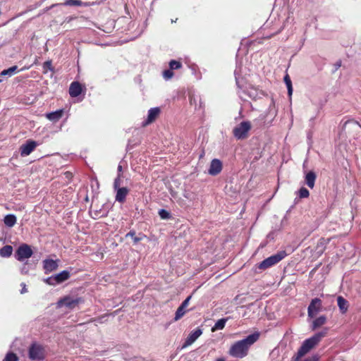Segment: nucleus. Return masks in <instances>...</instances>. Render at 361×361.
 <instances>
[{
    "label": "nucleus",
    "mask_w": 361,
    "mask_h": 361,
    "mask_svg": "<svg viewBox=\"0 0 361 361\" xmlns=\"http://www.w3.org/2000/svg\"><path fill=\"white\" fill-rule=\"evenodd\" d=\"M304 356H298V354H295L292 357V361H319V357L317 355L309 356L302 359Z\"/></svg>",
    "instance_id": "obj_23"
},
{
    "label": "nucleus",
    "mask_w": 361,
    "mask_h": 361,
    "mask_svg": "<svg viewBox=\"0 0 361 361\" xmlns=\"http://www.w3.org/2000/svg\"><path fill=\"white\" fill-rule=\"evenodd\" d=\"M298 195L300 198H307L309 197L310 192L307 188L302 187L298 190Z\"/></svg>",
    "instance_id": "obj_34"
},
{
    "label": "nucleus",
    "mask_w": 361,
    "mask_h": 361,
    "mask_svg": "<svg viewBox=\"0 0 361 361\" xmlns=\"http://www.w3.org/2000/svg\"><path fill=\"white\" fill-rule=\"evenodd\" d=\"M190 69L192 72V74L195 76V78L197 80H200L202 79V73L201 71H200V68L199 67L195 65V64H192L190 66Z\"/></svg>",
    "instance_id": "obj_26"
},
{
    "label": "nucleus",
    "mask_w": 361,
    "mask_h": 361,
    "mask_svg": "<svg viewBox=\"0 0 361 361\" xmlns=\"http://www.w3.org/2000/svg\"><path fill=\"white\" fill-rule=\"evenodd\" d=\"M160 109L159 107L151 108L147 113V119L142 123L143 126H146L154 122L160 114Z\"/></svg>",
    "instance_id": "obj_10"
},
{
    "label": "nucleus",
    "mask_w": 361,
    "mask_h": 361,
    "mask_svg": "<svg viewBox=\"0 0 361 361\" xmlns=\"http://www.w3.org/2000/svg\"><path fill=\"white\" fill-rule=\"evenodd\" d=\"M19 358L16 354L13 352H8L6 353L3 361H18Z\"/></svg>",
    "instance_id": "obj_32"
},
{
    "label": "nucleus",
    "mask_w": 361,
    "mask_h": 361,
    "mask_svg": "<svg viewBox=\"0 0 361 361\" xmlns=\"http://www.w3.org/2000/svg\"><path fill=\"white\" fill-rule=\"evenodd\" d=\"M159 215L162 219H168L171 216L170 213L164 209H161L159 211Z\"/></svg>",
    "instance_id": "obj_36"
},
{
    "label": "nucleus",
    "mask_w": 361,
    "mask_h": 361,
    "mask_svg": "<svg viewBox=\"0 0 361 361\" xmlns=\"http://www.w3.org/2000/svg\"><path fill=\"white\" fill-rule=\"evenodd\" d=\"M316 174L313 171H309L306 175H305V183L306 185L310 188H313L314 186V183H315V180H316Z\"/></svg>",
    "instance_id": "obj_19"
},
{
    "label": "nucleus",
    "mask_w": 361,
    "mask_h": 361,
    "mask_svg": "<svg viewBox=\"0 0 361 361\" xmlns=\"http://www.w3.org/2000/svg\"><path fill=\"white\" fill-rule=\"evenodd\" d=\"M186 312H187L186 309L184 307L180 305L178 307V308L177 309L176 314H175V317H174L175 321H178L180 318H182Z\"/></svg>",
    "instance_id": "obj_29"
},
{
    "label": "nucleus",
    "mask_w": 361,
    "mask_h": 361,
    "mask_svg": "<svg viewBox=\"0 0 361 361\" xmlns=\"http://www.w3.org/2000/svg\"><path fill=\"white\" fill-rule=\"evenodd\" d=\"M29 271H30V269H29L28 262H25V263H23V264L22 265V267L20 268V273L22 274H27Z\"/></svg>",
    "instance_id": "obj_38"
},
{
    "label": "nucleus",
    "mask_w": 361,
    "mask_h": 361,
    "mask_svg": "<svg viewBox=\"0 0 361 361\" xmlns=\"http://www.w3.org/2000/svg\"><path fill=\"white\" fill-rule=\"evenodd\" d=\"M58 267V260L46 259L43 261V269H44V273L47 274L55 271Z\"/></svg>",
    "instance_id": "obj_12"
},
{
    "label": "nucleus",
    "mask_w": 361,
    "mask_h": 361,
    "mask_svg": "<svg viewBox=\"0 0 361 361\" xmlns=\"http://www.w3.org/2000/svg\"><path fill=\"white\" fill-rule=\"evenodd\" d=\"M54 276L57 283L59 284L69 279L70 273L66 270H63Z\"/></svg>",
    "instance_id": "obj_22"
},
{
    "label": "nucleus",
    "mask_w": 361,
    "mask_h": 361,
    "mask_svg": "<svg viewBox=\"0 0 361 361\" xmlns=\"http://www.w3.org/2000/svg\"><path fill=\"white\" fill-rule=\"evenodd\" d=\"M326 322V317L324 315L319 317L318 318H316L311 324V329L312 331L316 330L317 329L319 328L322 325H324Z\"/></svg>",
    "instance_id": "obj_18"
},
{
    "label": "nucleus",
    "mask_w": 361,
    "mask_h": 361,
    "mask_svg": "<svg viewBox=\"0 0 361 361\" xmlns=\"http://www.w3.org/2000/svg\"><path fill=\"white\" fill-rule=\"evenodd\" d=\"M94 219H97L99 217V212L97 211L94 212V216H92Z\"/></svg>",
    "instance_id": "obj_43"
},
{
    "label": "nucleus",
    "mask_w": 361,
    "mask_h": 361,
    "mask_svg": "<svg viewBox=\"0 0 361 361\" xmlns=\"http://www.w3.org/2000/svg\"><path fill=\"white\" fill-rule=\"evenodd\" d=\"M65 6H88V3L82 2L80 0H66L64 2Z\"/></svg>",
    "instance_id": "obj_25"
},
{
    "label": "nucleus",
    "mask_w": 361,
    "mask_h": 361,
    "mask_svg": "<svg viewBox=\"0 0 361 361\" xmlns=\"http://www.w3.org/2000/svg\"><path fill=\"white\" fill-rule=\"evenodd\" d=\"M43 68L44 69L52 70L51 61H45L43 64Z\"/></svg>",
    "instance_id": "obj_41"
},
{
    "label": "nucleus",
    "mask_w": 361,
    "mask_h": 361,
    "mask_svg": "<svg viewBox=\"0 0 361 361\" xmlns=\"http://www.w3.org/2000/svg\"><path fill=\"white\" fill-rule=\"evenodd\" d=\"M33 255L30 245L22 243L19 245L15 252V258L19 262H24Z\"/></svg>",
    "instance_id": "obj_6"
},
{
    "label": "nucleus",
    "mask_w": 361,
    "mask_h": 361,
    "mask_svg": "<svg viewBox=\"0 0 361 361\" xmlns=\"http://www.w3.org/2000/svg\"><path fill=\"white\" fill-rule=\"evenodd\" d=\"M13 252V247L11 245H5L0 249V255L2 257H9Z\"/></svg>",
    "instance_id": "obj_24"
},
{
    "label": "nucleus",
    "mask_w": 361,
    "mask_h": 361,
    "mask_svg": "<svg viewBox=\"0 0 361 361\" xmlns=\"http://www.w3.org/2000/svg\"><path fill=\"white\" fill-rule=\"evenodd\" d=\"M251 129V123L250 121H243L233 129V135L238 140H243L247 137L248 132Z\"/></svg>",
    "instance_id": "obj_7"
},
{
    "label": "nucleus",
    "mask_w": 361,
    "mask_h": 361,
    "mask_svg": "<svg viewBox=\"0 0 361 361\" xmlns=\"http://www.w3.org/2000/svg\"><path fill=\"white\" fill-rule=\"evenodd\" d=\"M118 174H121V172L122 171V166L121 165H118Z\"/></svg>",
    "instance_id": "obj_44"
},
{
    "label": "nucleus",
    "mask_w": 361,
    "mask_h": 361,
    "mask_svg": "<svg viewBox=\"0 0 361 361\" xmlns=\"http://www.w3.org/2000/svg\"><path fill=\"white\" fill-rule=\"evenodd\" d=\"M120 185H121V174H118V176L116 177V178H115L114 182V190L121 188Z\"/></svg>",
    "instance_id": "obj_39"
},
{
    "label": "nucleus",
    "mask_w": 361,
    "mask_h": 361,
    "mask_svg": "<svg viewBox=\"0 0 361 361\" xmlns=\"http://www.w3.org/2000/svg\"><path fill=\"white\" fill-rule=\"evenodd\" d=\"M17 70H18V66H13L12 67H10L8 69H5L3 71H1V75H2V76H4V75L11 76V75H13V74H15L16 73Z\"/></svg>",
    "instance_id": "obj_31"
},
{
    "label": "nucleus",
    "mask_w": 361,
    "mask_h": 361,
    "mask_svg": "<svg viewBox=\"0 0 361 361\" xmlns=\"http://www.w3.org/2000/svg\"><path fill=\"white\" fill-rule=\"evenodd\" d=\"M44 281L46 283H47L49 285H51V286H56V285L58 284L57 282H56V280L55 279V276L54 275L51 276H49V277H48L47 279H44Z\"/></svg>",
    "instance_id": "obj_37"
},
{
    "label": "nucleus",
    "mask_w": 361,
    "mask_h": 361,
    "mask_svg": "<svg viewBox=\"0 0 361 361\" xmlns=\"http://www.w3.org/2000/svg\"><path fill=\"white\" fill-rule=\"evenodd\" d=\"M286 256V251H279L276 254L267 257V259H264L262 262L257 264L256 269H259L260 270H265L279 263L281 260L285 258Z\"/></svg>",
    "instance_id": "obj_3"
},
{
    "label": "nucleus",
    "mask_w": 361,
    "mask_h": 361,
    "mask_svg": "<svg viewBox=\"0 0 361 361\" xmlns=\"http://www.w3.org/2000/svg\"><path fill=\"white\" fill-rule=\"evenodd\" d=\"M284 82L287 87V89H288V95L290 97L293 94V86H292V82H291V80L289 77V75L288 74H286L285 76H284Z\"/></svg>",
    "instance_id": "obj_28"
},
{
    "label": "nucleus",
    "mask_w": 361,
    "mask_h": 361,
    "mask_svg": "<svg viewBox=\"0 0 361 361\" xmlns=\"http://www.w3.org/2000/svg\"><path fill=\"white\" fill-rule=\"evenodd\" d=\"M259 338V334L257 332L250 334L246 338L235 342L233 344L229 350V353L231 356L236 358H243L245 357L249 348L253 345Z\"/></svg>",
    "instance_id": "obj_1"
},
{
    "label": "nucleus",
    "mask_w": 361,
    "mask_h": 361,
    "mask_svg": "<svg viewBox=\"0 0 361 361\" xmlns=\"http://www.w3.org/2000/svg\"><path fill=\"white\" fill-rule=\"evenodd\" d=\"M322 308V300L319 298H314L312 300L308 306L307 314L310 318H313Z\"/></svg>",
    "instance_id": "obj_9"
},
{
    "label": "nucleus",
    "mask_w": 361,
    "mask_h": 361,
    "mask_svg": "<svg viewBox=\"0 0 361 361\" xmlns=\"http://www.w3.org/2000/svg\"><path fill=\"white\" fill-rule=\"evenodd\" d=\"M336 66H338V67L341 66V63H339L336 64Z\"/></svg>",
    "instance_id": "obj_47"
},
{
    "label": "nucleus",
    "mask_w": 361,
    "mask_h": 361,
    "mask_svg": "<svg viewBox=\"0 0 361 361\" xmlns=\"http://www.w3.org/2000/svg\"><path fill=\"white\" fill-rule=\"evenodd\" d=\"M336 66H338V67L341 66V63H339L336 64Z\"/></svg>",
    "instance_id": "obj_46"
},
{
    "label": "nucleus",
    "mask_w": 361,
    "mask_h": 361,
    "mask_svg": "<svg viewBox=\"0 0 361 361\" xmlns=\"http://www.w3.org/2000/svg\"><path fill=\"white\" fill-rule=\"evenodd\" d=\"M221 169V162L219 159H214L211 162L209 173L212 176L217 175L219 173H220Z\"/></svg>",
    "instance_id": "obj_13"
},
{
    "label": "nucleus",
    "mask_w": 361,
    "mask_h": 361,
    "mask_svg": "<svg viewBox=\"0 0 361 361\" xmlns=\"http://www.w3.org/2000/svg\"><path fill=\"white\" fill-rule=\"evenodd\" d=\"M192 295L188 296L184 301L181 303V306L184 307L185 309L188 306L190 300H191Z\"/></svg>",
    "instance_id": "obj_40"
},
{
    "label": "nucleus",
    "mask_w": 361,
    "mask_h": 361,
    "mask_svg": "<svg viewBox=\"0 0 361 361\" xmlns=\"http://www.w3.org/2000/svg\"><path fill=\"white\" fill-rule=\"evenodd\" d=\"M82 302V300L81 298L68 295L58 301L57 307L59 308L66 307L68 310H73L78 307Z\"/></svg>",
    "instance_id": "obj_5"
},
{
    "label": "nucleus",
    "mask_w": 361,
    "mask_h": 361,
    "mask_svg": "<svg viewBox=\"0 0 361 361\" xmlns=\"http://www.w3.org/2000/svg\"><path fill=\"white\" fill-rule=\"evenodd\" d=\"M82 92V87L80 82H73L69 87V94L71 97H77Z\"/></svg>",
    "instance_id": "obj_14"
},
{
    "label": "nucleus",
    "mask_w": 361,
    "mask_h": 361,
    "mask_svg": "<svg viewBox=\"0 0 361 361\" xmlns=\"http://www.w3.org/2000/svg\"><path fill=\"white\" fill-rule=\"evenodd\" d=\"M216 361H225L224 358H219Z\"/></svg>",
    "instance_id": "obj_45"
},
{
    "label": "nucleus",
    "mask_w": 361,
    "mask_h": 361,
    "mask_svg": "<svg viewBox=\"0 0 361 361\" xmlns=\"http://www.w3.org/2000/svg\"><path fill=\"white\" fill-rule=\"evenodd\" d=\"M189 102L191 106H194L195 109H200L202 108V99L199 95L195 94V92H189Z\"/></svg>",
    "instance_id": "obj_15"
},
{
    "label": "nucleus",
    "mask_w": 361,
    "mask_h": 361,
    "mask_svg": "<svg viewBox=\"0 0 361 361\" xmlns=\"http://www.w3.org/2000/svg\"><path fill=\"white\" fill-rule=\"evenodd\" d=\"M169 68L172 71L178 70L182 68L183 65L180 61L176 60H171L169 63Z\"/></svg>",
    "instance_id": "obj_30"
},
{
    "label": "nucleus",
    "mask_w": 361,
    "mask_h": 361,
    "mask_svg": "<svg viewBox=\"0 0 361 361\" xmlns=\"http://www.w3.org/2000/svg\"><path fill=\"white\" fill-rule=\"evenodd\" d=\"M37 145V142L34 140H27L25 143L23 144L20 147V155L22 157H27L30 155Z\"/></svg>",
    "instance_id": "obj_8"
},
{
    "label": "nucleus",
    "mask_w": 361,
    "mask_h": 361,
    "mask_svg": "<svg viewBox=\"0 0 361 361\" xmlns=\"http://www.w3.org/2000/svg\"><path fill=\"white\" fill-rule=\"evenodd\" d=\"M115 190L116 191V200L121 203L123 202L126 200V197L128 193V188L122 187Z\"/></svg>",
    "instance_id": "obj_16"
},
{
    "label": "nucleus",
    "mask_w": 361,
    "mask_h": 361,
    "mask_svg": "<svg viewBox=\"0 0 361 361\" xmlns=\"http://www.w3.org/2000/svg\"><path fill=\"white\" fill-rule=\"evenodd\" d=\"M226 325V318H221L219 319L212 328V331L223 329Z\"/></svg>",
    "instance_id": "obj_27"
},
{
    "label": "nucleus",
    "mask_w": 361,
    "mask_h": 361,
    "mask_svg": "<svg viewBox=\"0 0 361 361\" xmlns=\"http://www.w3.org/2000/svg\"><path fill=\"white\" fill-rule=\"evenodd\" d=\"M327 331L328 329L325 328L324 330L314 334L310 338L305 339L295 354H298V356H305L307 355L319 343L324 336H326Z\"/></svg>",
    "instance_id": "obj_2"
},
{
    "label": "nucleus",
    "mask_w": 361,
    "mask_h": 361,
    "mask_svg": "<svg viewBox=\"0 0 361 361\" xmlns=\"http://www.w3.org/2000/svg\"><path fill=\"white\" fill-rule=\"evenodd\" d=\"M202 334L201 329L197 328L195 331H192L187 337L183 348H186L192 345Z\"/></svg>",
    "instance_id": "obj_11"
},
{
    "label": "nucleus",
    "mask_w": 361,
    "mask_h": 361,
    "mask_svg": "<svg viewBox=\"0 0 361 361\" xmlns=\"http://www.w3.org/2000/svg\"><path fill=\"white\" fill-rule=\"evenodd\" d=\"M27 291V288H26V287H25V284H23V288H22V290H21L20 293H21L22 294H23V293H26Z\"/></svg>",
    "instance_id": "obj_42"
},
{
    "label": "nucleus",
    "mask_w": 361,
    "mask_h": 361,
    "mask_svg": "<svg viewBox=\"0 0 361 361\" xmlns=\"http://www.w3.org/2000/svg\"><path fill=\"white\" fill-rule=\"evenodd\" d=\"M337 303L341 312L342 314L345 313L348 308V302L343 297L338 296L337 298Z\"/></svg>",
    "instance_id": "obj_20"
},
{
    "label": "nucleus",
    "mask_w": 361,
    "mask_h": 361,
    "mask_svg": "<svg viewBox=\"0 0 361 361\" xmlns=\"http://www.w3.org/2000/svg\"><path fill=\"white\" fill-rule=\"evenodd\" d=\"M16 216L12 214L6 215L4 219V224L9 228L13 227L16 224Z\"/></svg>",
    "instance_id": "obj_21"
},
{
    "label": "nucleus",
    "mask_w": 361,
    "mask_h": 361,
    "mask_svg": "<svg viewBox=\"0 0 361 361\" xmlns=\"http://www.w3.org/2000/svg\"><path fill=\"white\" fill-rule=\"evenodd\" d=\"M173 75H174V73H173V71L171 70L170 68L164 71L162 73V76L164 78V80H171L173 77Z\"/></svg>",
    "instance_id": "obj_33"
},
{
    "label": "nucleus",
    "mask_w": 361,
    "mask_h": 361,
    "mask_svg": "<svg viewBox=\"0 0 361 361\" xmlns=\"http://www.w3.org/2000/svg\"><path fill=\"white\" fill-rule=\"evenodd\" d=\"M28 357L33 361L43 360L45 358L44 347L37 343H32L28 349Z\"/></svg>",
    "instance_id": "obj_4"
},
{
    "label": "nucleus",
    "mask_w": 361,
    "mask_h": 361,
    "mask_svg": "<svg viewBox=\"0 0 361 361\" xmlns=\"http://www.w3.org/2000/svg\"><path fill=\"white\" fill-rule=\"evenodd\" d=\"M63 110L59 109V110H56L55 111H52V112L47 114L46 117L51 121L56 122L60 118H61V117L63 116Z\"/></svg>",
    "instance_id": "obj_17"
},
{
    "label": "nucleus",
    "mask_w": 361,
    "mask_h": 361,
    "mask_svg": "<svg viewBox=\"0 0 361 361\" xmlns=\"http://www.w3.org/2000/svg\"><path fill=\"white\" fill-rule=\"evenodd\" d=\"M126 238L131 237L133 239V241H134L135 243H137L138 242H140L142 240V237H137V236L135 235V231H130V232H128L126 235Z\"/></svg>",
    "instance_id": "obj_35"
}]
</instances>
